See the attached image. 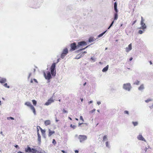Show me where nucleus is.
<instances>
[{"label": "nucleus", "instance_id": "nucleus-11", "mask_svg": "<svg viewBox=\"0 0 153 153\" xmlns=\"http://www.w3.org/2000/svg\"><path fill=\"white\" fill-rule=\"evenodd\" d=\"M87 43L85 41H81L79 42L78 43V45H77L78 48L79 47L83 46L84 45H86Z\"/></svg>", "mask_w": 153, "mask_h": 153}, {"label": "nucleus", "instance_id": "nucleus-3", "mask_svg": "<svg viewBox=\"0 0 153 153\" xmlns=\"http://www.w3.org/2000/svg\"><path fill=\"white\" fill-rule=\"evenodd\" d=\"M141 20L140 22V25H141V27L140 28V29L144 30L146 28V26L145 24L144 23L145 20L142 16L141 17Z\"/></svg>", "mask_w": 153, "mask_h": 153}, {"label": "nucleus", "instance_id": "nucleus-55", "mask_svg": "<svg viewBox=\"0 0 153 153\" xmlns=\"http://www.w3.org/2000/svg\"><path fill=\"white\" fill-rule=\"evenodd\" d=\"M15 147L16 148H17L18 147V146L17 145H16L15 146Z\"/></svg>", "mask_w": 153, "mask_h": 153}, {"label": "nucleus", "instance_id": "nucleus-58", "mask_svg": "<svg viewBox=\"0 0 153 153\" xmlns=\"http://www.w3.org/2000/svg\"><path fill=\"white\" fill-rule=\"evenodd\" d=\"M91 59L92 60H94V58L92 57H91Z\"/></svg>", "mask_w": 153, "mask_h": 153}, {"label": "nucleus", "instance_id": "nucleus-57", "mask_svg": "<svg viewBox=\"0 0 153 153\" xmlns=\"http://www.w3.org/2000/svg\"><path fill=\"white\" fill-rule=\"evenodd\" d=\"M18 153H23V152L21 151H19L18 152Z\"/></svg>", "mask_w": 153, "mask_h": 153}, {"label": "nucleus", "instance_id": "nucleus-25", "mask_svg": "<svg viewBox=\"0 0 153 153\" xmlns=\"http://www.w3.org/2000/svg\"><path fill=\"white\" fill-rule=\"evenodd\" d=\"M94 41V38L93 37H90L89 39V42H93Z\"/></svg>", "mask_w": 153, "mask_h": 153}, {"label": "nucleus", "instance_id": "nucleus-63", "mask_svg": "<svg viewBox=\"0 0 153 153\" xmlns=\"http://www.w3.org/2000/svg\"><path fill=\"white\" fill-rule=\"evenodd\" d=\"M1 101L0 100V105H1Z\"/></svg>", "mask_w": 153, "mask_h": 153}, {"label": "nucleus", "instance_id": "nucleus-10", "mask_svg": "<svg viewBox=\"0 0 153 153\" xmlns=\"http://www.w3.org/2000/svg\"><path fill=\"white\" fill-rule=\"evenodd\" d=\"M87 52L86 51H84V52L80 53L79 54L77 55L76 57V59H79L81 57H82L84 55V53H86Z\"/></svg>", "mask_w": 153, "mask_h": 153}, {"label": "nucleus", "instance_id": "nucleus-51", "mask_svg": "<svg viewBox=\"0 0 153 153\" xmlns=\"http://www.w3.org/2000/svg\"><path fill=\"white\" fill-rule=\"evenodd\" d=\"M132 59L133 58L132 57H131L129 59V61H131Z\"/></svg>", "mask_w": 153, "mask_h": 153}, {"label": "nucleus", "instance_id": "nucleus-53", "mask_svg": "<svg viewBox=\"0 0 153 153\" xmlns=\"http://www.w3.org/2000/svg\"><path fill=\"white\" fill-rule=\"evenodd\" d=\"M30 82L33 83V80L32 79L30 80Z\"/></svg>", "mask_w": 153, "mask_h": 153}, {"label": "nucleus", "instance_id": "nucleus-19", "mask_svg": "<svg viewBox=\"0 0 153 153\" xmlns=\"http://www.w3.org/2000/svg\"><path fill=\"white\" fill-rule=\"evenodd\" d=\"M108 65H107L105 67L103 68L102 70V71L103 72H106L108 70Z\"/></svg>", "mask_w": 153, "mask_h": 153}, {"label": "nucleus", "instance_id": "nucleus-12", "mask_svg": "<svg viewBox=\"0 0 153 153\" xmlns=\"http://www.w3.org/2000/svg\"><path fill=\"white\" fill-rule=\"evenodd\" d=\"M132 48L131 44V43L128 45V47L125 48L126 51L127 52H128L132 49Z\"/></svg>", "mask_w": 153, "mask_h": 153}, {"label": "nucleus", "instance_id": "nucleus-31", "mask_svg": "<svg viewBox=\"0 0 153 153\" xmlns=\"http://www.w3.org/2000/svg\"><path fill=\"white\" fill-rule=\"evenodd\" d=\"M106 31H105L104 32H103V33L100 34L99 36H98V37H100L101 36H102L105 33V32H106Z\"/></svg>", "mask_w": 153, "mask_h": 153}, {"label": "nucleus", "instance_id": "nucleus-26", "mask_svg": "<svg viewBox=\"0 0 153 153\" xmlns=\"http://www.w3.org/2000/svg\"><path fill=\"white\" fill-rule=\"evenodd\" d=\"M32 102H33V105L35 106L36 105V103H37V102H36V101L35 100H32Z\"/></svg>", "mask_w": 153, "mask_h": 153}, {"label": "nucleus", "instance_id": "nucleus-35", "mask_svg": "<svg viewBox=\"0 0 153 153\" xmlns=\"http://www.w3.org/2000/svg\"><path fill=\"white\" fill-rule=\"evenodd\" d=\"M7 119L8 120H10V119H11L12 120H14V119L13 117H7Z\"/></svg>", "mask_w": 153, "mask_h": 153}, {"label": "nucleus", "instance_id": "nucleus-42", "mask_svg": "<svg viewBox=\"0 0 153 153\" xmlns=\"http://www.w3.org/2000/svg\"><path fill=\"white\" fill-rule=\"evenodd\" d=\"M143 32V31L141 30H139L138 31V33L140 34H142Z\"/></svg>", "mask_w": 153, "mask_h": 153}, {"label": "nucleus", "instance_id": "nucleus-18", "mask_svg": "<svg viewBox=\"0 0 153 153\" xmlns=\"http://www.w3.org/2000/svg\"><path fill=\"white\" fill-rule=\"evenodd\" d=\"M114 10L115 12H118V10L117 9V4L116 2H115L114 4Z\"/></svg>", "mask_w": 153, "mask_h": 153}, {"label": "nucleus", "instance_id": "nucleus-28", "mask_svg": "<svg viewBox=\"0 0 153 153\" xmlns=\"http://www.w3.org/2000/svg\"><path fill=\"white\" fill-rule=\"evenodd\" d=\"M70 126V127H71V128H72L74 129H75L76 127V126L74 125H73L71 124Z\"/></svg>", "mask_w": 153, "mask_h": 153}, {"label": "nucleus", "instance_id": "nucleus-43", "mask_svg": "<svg viewBox=\"0 0 153 153\" xmlns=\"http://www.w3.org/2000/svg\"><path fill=\"white\" fill-rule=\"evenodd\" d=\"M107 147H108L109 146L108 142L107 141L105 143Z\"/></svg>", "mask_w": 153, "mask_h": 153}, {"label": "nucleus", "instance_id": "nucleus-39", "mask_svg": "<svg viewBox=\"0 0 153 153\" xmlns=\"http://www.w3.org/2000/svg\"><path fill=\"white\" fill-rule=\"evenodd\" d=\"M52 143H53L54 144H56V141L54 139H53V142Z\"/></svg>", "mask_w": 153, "mask_h": 153}, {"label": "nucleus", "instance_id": "nucleus-20", "mask_svg": "<svg viewBox=\"0 0 153 153\" xmlns=\"http://www.w3.org/2000/svg\"><path fill=\"white\" fill-rule=\"evenodd\" d=\"M38 127L39 128L41 131L42 134V135L45 134V131L44 130H43L39 126H38Z\"/></svg>", "mask_w": 153, "mask_h": 153}, {"label": "nucleus", "instance_id": "nucleus-5", "mask_svg": "<svg viewBox=\"0 0 153 153\" xmlns=\"http://www.w3.org/2000/svg\"><path fill=\"white\" fill-rule=\"evenodd\" d=\"M68 50L67 48H65L63 50L62 53L61 55V57L63 59L65 56L68 53Z\"/></svg>", "mask_w": 153, "mask_h": 153}, {"label": "nucleus", "instance_id": "nucleus-46", "mask_svg": "<svg viewBox=\"0 0 153 153\" xmlns=\"http://www.w3.org/2000/svg\"><path fill=\"white\" fill-rule=\"evenodd\" d=\"M95 110H96L95 109H93V110H92V111H90V112H91V113H93V112H94L95 111Z\"/></svg>", "mask_w": 153, "mask_h": 153}, {"label": "nucleus", "instance_id": "nucleus-49", "mask_svg": "<svg viewBox=\"0 0 153 153\" xmlns=\"http://www.w3.org/2000/svg\"><path fill=\"white\" fill-rule=\"evenodd\" d=\"M101 103V102H97V104L98 105H99Z\"/></svg>", "mask_w": 153, "mask_h": 153}, {"label": "nucleus", "instance_id": "nucleus-32", "mask_svg": "<svg viewBox=\"0 0 153 153\" xmlns=\"http://www.w3.org/2000/svg\"><path fill=\"white\" fill-rule=\"evenodd\" d=\"M38 140L39 144L41 143V137H38Z\"/></svg>", "mask_w": 153, "mask_h": 153}, {"label": "nucleus", "instance_id": "nucleus-1", "mask_svg": "<svg viewBox=\"0 0 153 153\" xmlns=\"http://www.w3.org/2000/svg\"><path fill=\"white\" fill-rule=\"evenodd\" d=\"M25 105L29 107L31 110L32 111L34 115L36 114V112L34 106L29 102H26L25 103Z\"/></svg>", "mask_w": 153, "mask_h": 153}, {"label": "nucleus", "instance_id": "nucleus-36", "mask_svg": "<svg viewBox=\"0 0 153 153\" xmlns=\"http://www.w3.org/2000/svg\"><path fill=\"white\" fill-rule=\"evenodd\" d=\"M103 140H105L107 139V137L106 135L104 136L103 138Z\"/></svg>", "mask_w": 153, "mask_h": 153}, {"label": "nucleus", "instance_id": "nucleus-64", "mask_svg": "<svg viewBox=\"0 0 153 153\" xmlns=\"http://www.w3.org/2000/svg\"><path fill=\"white\" fill-rule=\"evenodd\" d=\"M58 120H56V121L57 122H58Z\"/></svg>", "mask_w": 153, "mask_h": 153}, {"label": "nucleus", "instance_id": "nucleus-23", "mask_svg": "<svg viewBox=\"0 0 153 153\" xmlns=\"http://www.w3.org/2000/svg\"><path fill=\"white\" fill-rule=\"evenodd\" d=\"M82 125H83L82 126H87L86 124H85V123H79L78 124V126H80Z\"/></svg>", "mask_w": 153, "mask_h": 153}, {"label": "nucleus", "instance_id": "nucleus-61", "mask_svg": "<svg viewBox=\"0 0 153 153\" xmlns=\"http://www.w3.org/2000/svg\"><path fill=\"white\" fill-rule=\"evenodd\" d=\"M2 99L3 100H5V99L4 98H2Z\"/></svg>", "mask_w": 153, "mask_h": 153}, {"label": "nucleus", "instance_id": "nucleus-13", "mask_svg": "<svg viewBox=\"0 0 153 153\" xmlns=\"http://www.w3.org/2000/svg\"><path fill=\"white\" fill-rule=\"evenodd\" d=\"M44 75L45 77V78L48 79V80L50 79L51 77V74L50 72H48L47 73L46 76V74L45 73L44 74Z\"/></svg>", "mask_w": 153, "mask_h": 153}, {"label": "nucleus", "instance_id": "nucleus-60", "mask_svg": "<svg viewBox=\"0 0 153 153\" xmlns=\"http://www.w3.org/2000/svg\"><path fill=\"white\" fill-rule=\"evenodd\" d=\"M75 120H78V119L77 118H75Z\"/></svg>", "mask_w": 153, "mask_h": 153}, {"label": "nucleus", "instance_id": "nucleus-2", "mask_svg": "<svg viewBox=\"0 0 153 153\" xmlns=\"http://www.w3.org/2000/svg\"><path fill=\"white\" fill-rule=\"evenodd\" d=\"M70 46L71 48L69 50L70 51L72 52L78 48L77 45H76L75 42L71 44Z\"/></svg>", "mask_w": 153, "mask_h": 153}, {"label": "nucleus", "instance_id": "nucleus-34", "mask_svg": "<svg viewBox=\"0 0 153 153\" xmlns=\"http://www.w3.org/2000/svg\"><path fill=\"white\" fill-rule=\"evenodd\" d=\"M87 47H88V46H87V47H86L85 48H82V49H81L77 51V52H79V51H82V50H84L86 48H87Z\"/></svg>", "mask_w": 153, "mask_h": 153}, {"label": "nucleus", "instance_id": "nucleus-59", "mask_svg": "<svg viewBox=\"0 0 153 153\" xmlns=\"http://www.w3.org/2000/svg\"><path fill=\"white\" fill-rule=\"evenodd\" d=\"M86 84V82H85V83H84L83 84V85L84 86H85Z\"/></svg>", "mask_w": 153, "mask_h": 153}, {"label": "nucleus", "instance_id": "nucleus-38", "mask_svg": "<svg viewBox=\"0 0 153 153\" xmlns=\"http://www.w3.org/2000/svg\"><path fill=\"white\" fill-rule=\"evenodd\" d=\"M38 153H46V152H45V151H43V150H42V151H40L39 152H38Z\"/></svg>", "mask_w": 153, "mask_h": 153}, {"label": "nucleus", "instance_id": "nucleus-56", "mask_svg": "<svg viewBox=\"0 0 153 153\" xmlns=\"http://www.w3.org/2000/svg\"><path fill=\"white\" fill-rule=\"evenodd\" d=\"M68 118H69L70 120H72V119H71V118L70 117H68Z\"/></svg>", "mask_w": 153, "mask_h": 153}, {"label": "nucleus", "instance_id": "nucleus-44", "mask_svg": "<svg viewBox=\"0 0 153 153\" xmlns=\"http://www.w3.org/2000/svg\"><path fill=\"white\" fill-rule=\"evenodd\" d=\"M151 101V99H148L146 100L145 102H148Z\"/></svg>", "mask_w": 153, "mask_h": 153}, {"label": "nucleus", "instance_id": "nucleus-15", "mask_svg": "<svg viewBox=\"0 0 153 153\" xmlns=\"http://www.w3.org/2000/svg\"><path fill=\"white\" fill-rule=\"evenodd\" d=\"M44 123L46 126L50 125L51 124V122L50 120H47L45 121Z\"/></svg>", "mask_w": 153, "mask_h": 153}, {"label": "nucleus", "instance_id": "nucleus-45", "mask_svg": "<svg viewBox=\"0 0 153 153\" xmlns=\"http://www.w3.org/2000/svg\"><path fill=\"white\" fill-rule=\"evenodd\" d=\"M124 113L125 114H128V111H125L124 112Z\"/></svg>", "mask_w": 153, "mask_h": 153}, {"label": "nucleus", "instance_id": "nucleus-6", "mask_svg": "<svg viewBox=\"0 0 153 153\" xmlns=\"http://www.w3.org/2000/svg\"><path fill=\"white\" fill-rule=\"evenodd\" d=\"M117 13V12H116V13H114V19H113V20L110 26L108 28V29H109L110 28V27L112 26V25H113V24H114L115 21L117 20V19L118 17V16Z\"/></svg>", "mask_w": 153, "mask_h": 153}, {"label": "nucleus", "instance_id": "nucleus-24", "mask_svg": "<svg viewBox=\"0 0 153 153\" xmlns=\"http://www.w3.org/2000/svg\"><path fill=\"white\" fill-rule=\"evenodd\" d=\"M31 152H32L33 153H36V152H37V150H36V149H35L33 148H32L31 149Z\"/></svg>", "mask_w": 153, "mask_h": 153}, {"label": "nucleus", "instance_id": "nucleus-7", "mask_svg": "<svg viewBox=\"0 0 153 153\" xmlns=\"http://www.w3.org/2000/svg\"><path fill=\"white\" fill-rule=\"evenodd\" d=\"M123 87L125 90L129 91L131 88V86L130 83H126L123 85Z\"/></svg>", "mask_w": 153, "mask_h": 153}, {"label": "nucleus", "instance_id": "nucleus-16", "mask_svg": "<svg viewBox=\"0 0 153 153\" xmlns=\"http://www.w3.org/2000/svg\"><path fill=\"white\" fill-rule=\"evenodd\" d=\"M25 152H31V150L30 148L27 146V148H25Z\"/></svg>", "mask_w": 153, "mask_h": 153}, {"label": "nucleus", "instance_id": "nucleus-8", "mask_svg": "<svg viewBox=\"0 0 153 153\" xmlns=\"http://www.w3.org/2000/svg\"><path fill=\"white\" fill-rule=\"evenodd\" d=\"M87 138V137L85 135H79V139L80 141L81 142L85 140H86Z\"/></svg>", "mask_w": 153, "mask_h": 153}, {"label": "nucleus", "instance_id": "nucleus-9", "mask_svg": "<svg viewBox=\"0 0 153 153\" xmlns=\"http://www.w3.org/2000/svg\"><path fill=\"white\" fill-rule=\"evenodd\" d=\"M54 102V100L53 98H51L48 101L45 103V105H48Z\"/></svg>", "mask_w": 153, "mask_h": 153}, {"label": "nucleus", "instance_id": "nucleus-54", "mask_svg": "<svg viewBox=\"0 0 153 153\" xmlns=\"http://www.w3.org/2000/svg\"><path fill=\"white\" fill-rule=\"evenodd\" d=\"M150 65L152 64V61H150Z\"/></svg>", "mask_w": 153, "mask_h": 153}, {"label": "nucleus", "instance_id": "nucleus-27", "mask_svg": "<svg viewBox=\"0 0 153 153\" xmlns=\"http://www.w3.org/2000/svg\"><path fill=\"white\" fill-rule=\"evenodd\" d=\"M132 123L134 126H136L138 125V122H133Z\"/></svg>", "mask_w": 153, "mask_h": 153}, {"label": "nucleus", "instance_id": "nucleus-4", "mask_svg": "<svg viewBox=\"0 0 153 153\" xmlns=\"http://www.w3.org/2000/svg\"><path fill=\"white\" fill-rule=\"evenodd\" d=\"M55 67L56 63H54L52 64L51 67V73L53 76H55L56 74V72H54Z\"/></svg>", "mask_w": 153, "mask_h": 153}, {"label": "nucleus", "instance_id": "nucleus-40", "mask_svg": "<svg viewBox=\"0 0 153 153\" xmlns=\"http://www.w3.org/2000/svg\"><path fill=\"white\" fill-rule=\"evenodd\" d=\"M80 119L81 120L82 122H84V119H83V117H82V116H80Z\"/></svg>", "mask_w": 153, "mask_h": 153}, {"label": "nucleus", "instance_id": "nucleus-41", "mask_svg": "<svg viewBox=\"0 0 153 153\" xmlns=\"http://www.w3.org/2000/svg\"><path fill=\"white\" fill-rule=\"evenodd\" d=\"M62 112L63 113H67L68 112V111H67L65 110V109H63L62 110Z\"/></svg>", "mask_w": 153, "mask_h": 153}, {"label": "nucleus", "instance_id": "nucleus-29", "mask_svg": "<svg viewBox=\"0 0 153 153\" xmlns=\"http://www.w3.org/2000/svg\"><path fill=\"white\" fill-rule=\"evenodd\" d=\"M37 136H38V137H41L40 134H39V130L38 129V128H37Z\"/></svg>", "mask_w": 153, "mask_h": 153}, {"label": "nucleus", "instance_id": "nucleus-62", "mask_svg": "<svg viewBox=\"0 0 153 153\" xmlns=\"http://www.w3.org/2000/svg\"><path fill=\"white\" fill-rule=\"evenodd\" d=\"M59 59H58V60H57V62H58L59 61Z\"/></svg>", "mask_w": 153, "mask_h": 153}, {"label": "nucleus", "instance_id": "nucleus-47", "mask_svg": "<svg viewBox=\"0 0 153 153\" xmlns=\"http://www.w3.org/2000/svg\"><path fill=\"white\" fill-rule=\"evenodd\" d=\"M33 80L34 81V82H35L37 83H38V82L37 80L35 79H33Z\"/></svg>", "mask_w": 153, "mask_h": 153}, {"label": "nucleus", "instance_id": "nucleus-22", "mask_svg": "<svg viewBox=\"0 0 153 153\" xmlns=\"http://www.w3.org/2000/svg\"><path fill=\"white\" fill-rule=\"evenodd\" d=\"M144 86L143 84L141 85L139 87L138 89L139 90H142L144 89Z\"/></svg>", "mask_w": 153, "mask_h": 153}, {"label": "nucleus", "instance_id": "nucleus-33", "mask_svg": "<svg viewBox=\"0 0 153 153\" xmlns=\"http://www.w3.org/2000/svg\"><path fill=\"white\" fill-rule=\"evenodd\" d=\"M4 87H5L6 88H10L9 86L7 85V83H5L4 85Z\"/></svg>", "mask_w": 153, "mask_h": 153}, {"label": "nucleus", "instance_id": "nucleus-30", "mask_svg": "<svg viewBox=\"0 0 153 153\" xmlns=\"http://www.w3.org/2000/svg\"><path fill=\"white\" fill-rule=\"evenodd\" d=\"M140 82L138 81V80H136V81L134 83V84L138 85L139 84Z\"/></svg>", "mask_w": 153, "mask_h": 153}, {"label": "nucleus", "instance_id": "nucleus-17", "mask_svg": "<svg viewBox=\"0 0 153 153\" xmlns=\"http://www.w3.org/2000/svg\"><path fill=\"white\" fill-rule=\"evenodd\" d=\"M49 133L48 136L50 137L52 135L55 133V132L54 131H51L50 129H48Z\"/></svg>", "mask_w": 153, "mask_h": 153}, {"label": "nucleus", "instance_id": "nucleus-52", "mask_svg": "<svg viewBox=\"0 0 153 153\" xmlns=\"http://www.w3.org/2000/svg\"><path fill=\"white\" fill-rule=\"evenodd\" d=\"M92 101H90L89 102V104H90V103H92Z\"/></svg>", "mask_w": 153, "mask_h": 153}, {"label": "nucleus", "instance_id": "nucleus-14", "mask_svg": "<svg viewBox=\"0 0 153 153\" xmlns=\"http://www.w3.org/2000/svg\"><path fill=\"white\" fill-rule=\"evenodd\" d=\"M137 138L139 140L146 141L145 139L143 137L142 135H139L137 137Z\"/></svg>", "mask_w": 153, "mask_h": 153}, {"label": "nucleus", "instance_id": "nucleus-50", "mask_svg": "<svg viewBox=\"0 0 153 153\" xmlns=\"http://www.w3.org/2000/svg\"><path fill=\"white\" fill-rule=\"evenodd\" d=\"M61 152H62L63 153H66L63 150H61Z\"/></svg>", "mask_w": 153, "mask_h": 153}, {"label": "nucleus", "instance_id": "nucleus-21", "mask_svg": "<svg viewBox=\"0 0 153 153\" xmlns=\"http://www.w3.org/2000/svg\"><path fill=\"white\" fill-rule=\"evenodd\" d=\"M6 81V79L5 78H1V79L0 80V82L1 83H4Z\"/></svg>", "mask_w": 153, "mask_h": 153}, {"label": "nucleus", "instance_id": "nucleus-37", "mask_svg": "<svg viewBox=\"0 0 153 153\" xmlns=\"http://www.w3.org/2000/svg\"><path fill=\"white\" fill-rule=\"evenodd\" d=\"M137 19H135L134 21H133L132 24V25H133L136 22H137Z\"/></svg>", "mask_w": 153, "mask_h": 153}, {"label": "nucleus", "instance_id": "nucleus-48", "mask_svg": "<svg viewBox=\"0 0 153 153\" xmlns=\"http://www.w3.org/2000/svg\"><path fill=\"white\" fill-rule=\"evenodd\" d=\"M75 152L76 153H78L79 152V151L77 150H76L75 151Z\"/></svg>", "mask_w": 153, "mask_h": 153}]
</instances>
